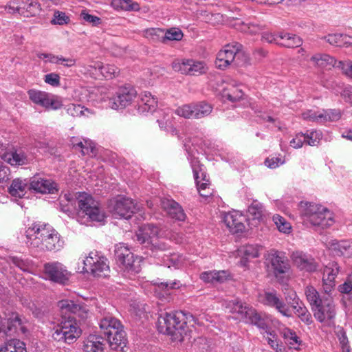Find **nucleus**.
I'll use <instances>...</instances> for the list:
<instances>
[{
  "label": "nucleus",
  "instance_id": "1",
  "mask_svg": "<svg viewBox=\"0 0 352 352\" xmlns=\"http://www.w3.org/2000/svg\"><path fill=\"white\" fill-rule=\"evenodd\" d=\"M64 199L60 201L61 210L71 217L77 206L76 220L80 224L104 223L106 213L90 194L85 192H78L74 195L65 194Z\"/></svg>",
  "mask_w": 352,
  "mask_h": 352
},
{
  "label": "nucleus",
  "instance_id": "2",
  "mask_svg": "<svg viewBox=\"0 0 352 352\" xmlns=\"http://www.w3.org/2000/svg\"><path fill=\"white\" fill-rule=\"evenodd\" d=\"M136 240L140 244H144L152 251L153 256H159L158 251H164L168 248L169 245L160 239H166L176 243L184 242L182 233L169 230L165 226L158 227L152 224H144L139 227L136 232Z\"/></svg>",
  "mask_w": 352,
  "mask_h": 352
},
{
  "label": "nucleus",
  "instance_id": "3",
  "mask_svg": "<svg viewBox=\"0 0 352 352\" xmlns=\"http://www.w3.org/2000/svg\"><path fill=\"white\" fill-rule=\"evenodd\" d=\"M26 243L36 252L58 251L63 248L64 241L58 232L51 226L33 223L25 230Z\"/></svg>",
  "mask_w": 352,
  "mask_h": 352
},
{
  "label": "nucleus",
  "instance_id": "4",
  "mask_svg": "<svg viewBox=\"0 0 352 352\" xmlns=\"http://www.w3.org/2000/svg\"><path fill=\"white\" fill-rule=\"evenodd\" d=\"M225 307L228 312L235 314L237 319L257 326L261 329V333L263 335V337L267 340L268 344L276 352H282L283 346L279 344L277 336L273 331L269 329L260 315L253 307L237 299L226 302Z\"/></svg>",
  "mask_w": 352,
  "mask_h": 352
},
{
  "label": "nucleus",
  "instance_id": "5",
  "mask_svg": "<svg viewBox=\"0 0 352 352\" xmlns=\"http://www.w3.org/2000/svg\"><path fill=\"white\" fill-rule=\"evenodd\" d=\"M186 151L188 155V160L190 162L195 182L199 195L207 199L212 195V189L210 186V182L205 171L204 166L200 163L198 156L204 150L202 141L194 140L190 144L185 143Z\"/></svg>",
  "mask_w": 352,
  "mask_h": 352
},
{
  "label": "nucleus",
  "instance_id": "6",
  "mask_svg": "<svg viewBox=\"0 0 352 352\" xmlns=\"http://www.w3.org/2000/svg\"><path fill=\"white\" fill-rule=\"evenodd\" d=\"M95 98L91 99L97 102H106V106L112 109H124L131 104L137 98V91L132 87H122L117 91L111 87H98L92 94Z\"/></svg>",
  "mask_w": 352,
  "mask_h": 352
},
{
  "label": "nucleus",
  "instance_id": "7",
  "mask_svg": "<svg viewBox=\"0 0 352 352\" xmlns=\"http://www.w3.org/2000/svg\"><path fill=\"white\" fill-rule=\"evenodd\" d=\"M299 210L303 221L313 226L326 228L336 222L333 212L318 204L300 201Z\"/></svg>",
  "mask_w": 352,
  "mask_h": 352
},
{
  "label": "nucleus",
  "instance_id": "8",
  "mask_svg": "<svg viewBox=\"0 0 352 352\" xmlns=\"http://www.w3.org/2000/svg\"><path fill=\"white\" fill-rule=\"evenodd\" d=\"M78 272L94 277H106L109 276L110 268L107 259L98 252L94 251L79 258Z\"/></svg>",
  "mask_w": 352,
  "mask_h": 352
},
{
  "label": "nucleus",
  "instance_id": "9",
  "mask_svg": "<svg viewBox=\"0 0 352 352\" xmlns=\"http://www.w3.org/2000/svg\"><path fill=\"white\" fill-rule=\"evenodd\" d=\"M115 255L124 276L132 279L140 272L142 258L135 256L124 243L116 246Z\"/></svg>",
  "mask_w": 352,
  "mask_h": 352
},
{
  "label": "nucleus",
  "instance_id": "10",
  "mask_svg": "<svg viewBox=\"0 0 352 352\" xmlns=\"http://www.w3.org/2000/svg\"><path fill=\"white\" fill-rule=\"evenodd\" d=\"M181 316H183L181 313L162 314L157 323L159 332L171 336L174 340H182L186 324Z\"/></svg>",
  "mask_w": 352,
  "mask_h": 352
},
{
  "label": "nucleus",
  "instance_id": "11",
  "mask_svg": "<svg viewBox=\"0 0 352 352\" xmlns=\"http://www.w3.org/2000/svg\"><path fill=\"white\" fill-rule=\"evenodd\" d=\"M82 330L76 320L69 316L63 317L61 322L54 328L52 336L57 342L71 344L81 336Z\"/></svg>",
  "mask_w": 352,
  "mask_h": 352
},
{
  "label": "nucleus",
  "instance_id": "12",
  "mask_svg": "<svg viewBox=\"0 0 352 352\" xmlns=\"http://www.w3.org/2000/svg\"><path fill=\"white\" fill-rule=\"evenodd\" d=\"M264 256L267 272L274 275L278 280L282 279L289 272L290 264L284 252L272 249Z\"/></svg>",
  "mask_w": 352,
  "mask_h": 352
},
{
  "label": "nucleus",
  "instance_id": "13",
  "mask_svg": "<svg viewBox=\"0 0 352 352\" xmlns=\"http://www.w3.org/2000/svg\"><path fill=\"white\" fill-rule=\"evenodd\" d=\"M109 210L115 218L128 219L138 209L133 199L123 196H118L109 201Z\"/></svg>",
  "mask_w": 352,
  "mask_h": 352
},
{
  "label": "nucleus",
  "instance_id": "14",
  "mask_svg": "<svg viewBox=\"0 0 352 352\" xmlns=\"http://www.w3.org/2000/svg\"><path fill=\"white\" fill-rule=\"evenodd\" d=\"M28 94L30 100L34 104L47 110H57L63 106L61 98L52 94L37 89H30Z\"/></svg>",
  "mask_w": 352,
  "mask_h": 352
},
{
  "label": "nucleus",
  "instance_id": "15",
  "mask_svg": "<svg viewBox=\"0 0 352 352\" xmlns=\"http://www.w3.org/2000/svg\"><path fill=\"white\" fill-rule=\"evenodd\" d=\"M71 273L61 263L50 262L43 266L42 277L54 283L65 284L69 280Z\"/></svg>",
  "mask_w": 352,
  "mask_h": 352
},
{
  "label": "nucleus",
  "instance_id": "16",
  "mask_svg": "<svg viewBox=\"0 0 352 352\" xmlns=\"http://www.w3.org/2000/svg\"><path fill=\"white\" fill-rule=\"evenodd\" d=\"M172 67L175 72L186 75H199L208 70L204 61L193 59H177L173 62Z\"/></svg>",
  "mask_w": 352,
  "mask_h": 352
},
{
  "label": "nucleus",
  "instance_id": "17",
  "mask_svg": "<svg viewBox=\"0 0 352 352\" xmlns=\"http://www.w3.org/2000/svg\"><path fill=\"white\" fill-rule=\"evenodd\" d=\"M285 302L292 311L294 310V313L300 318V320L309 324L312 322V318L310 313L307 307L304 305L303 302L300 301L296 293L293 289H288L284 292Z\"/></svg>",
  "mask_w": 352,
  "mask_h": 352
},
{
  "label": "nucleus",
  "instance_id": "18",
  "mask_svg": "<svg viewBox=\"0 0 352 352\" xmlns=\"http://www.w3.org/2000/svg\"><path fill=\"white\" fill-rule=\"evenodd\" d=\"M241 47L242 45L236 42L225 45L217 55L216 67L221 69L228 67L234 61V58L239 55Z\"/></svg>",
  "mask_w": 352,
  "mask_h": 352
},
{
  "label": "nucleus",
  "instance_id": "19",
  "mask_svg": "<svg viewBox=\"0 0 352 352\" xmlns=\"http://www.w3.org/2000/svg\"><path fill=\"white\" fill-rule=\"evenodd\" d=\"M315 318L320 322L330 325L336 314V306L330 298H324L322 303L312 310Z\"/></svg>",
  "mask_w": 352,
  "mask_h": 352
},
{
  "label": "nucleus",
  "instance_id": "20",
  "mask_svg": "<svg viewBox=\"0 0 352 352\" xmlns=\"http://www.w3.org/2000/svg\"><path fill=\"white\" fill-rule=\"evenodd\" d=\"M258 301L262 304L274 308L285 317H291L292 311L289 307L277 296L276 292H264L258 295Z\"/></svg>",
  "mask_w": 352,
  "mask_h": 352
},
{
  "label": "nucleus",
  "instance_id": "21",
  "mask_svg": "<svg viewBox=\"0 0 352 352\" xmlns=\"http://www.w3.org/2000/svg\"><path fill=\"white\" fill-rule=\"evenodd\" d=\"M302 118L307 121L324 123L338 120L341 118V113L340 111L336 109H311L303 112Z\"/></svg>",
  "mask_w": 352,
  "mask_h": 352
},
{
  "label": "nucleus",
  "instance_id": "22",
  "mask_svg": "<svg viewBox=\"0 0 352 352\" xmlns=\"http://www.w3.org/2000/svg\"><path fill=\"white\" fill-rule=\"evenodd\" d=\"M30 190L36 193L54 194L58 191V184L52 179L35 175L30 179Z\"/></svg>",
  "mask_w": 352,
  "mask_h": 352
},
{
  "label": "nucleus",
  "instance_id": "23",
  "mask_svg": "<svg viewBox=\"0 0 352 352\" xmlns=\"http://www.w3.org/2000/svg\"><path fill=\"white\" fill-rule=\"evenodd\" d=\"M245 217L239 211L233 210L225 213L223 216V221L229 229L230 232L235 234L243 232L245 229Z\"/></svg>",
  "mask_w": 352,
  "mask_h": 352
},
{
  "label": "nucleus",
  "instance_id": "24",
  "mask_svg": "<svg viewBox=\"0 0 352 352\" xmlns=\"http://www.w3.org/2000/svg\"><path fill=\"white\" fill-rule=\"evenodd\" d=\"M58 306L63 314L71 313L82 319H85L89 316V309L86 305L76 303L69 299L60 300Z\"/></svg>",
  "mask_w": 352,
  "mask_h": 352
},
{
  "label": "nucleus",
  "instance_id": "25",
  "mask_svg": "<svg viewBox=\"0 0 352 352\" xmlns=\"http://www.w3.org/2000/svg\"><path fill=\"white\" fill-rule=\"evenodd\" d=\"M0 159L12 166H23L29 163L27 155L21 150L8 152L5 145L0 142Z\"/></svg>",
  "mask_w": 352,
  "mask_h": 352
},
{
  "label": "nucleus",
  "instance_id": "26",
  "mask_svg": "<svg viewBox=\"0 0 352 352\" xmlns=\"http://www.w3.org/2000/svg\"><path fill=\"white\" fill-rule=\"evenodd\" d=\"M340 267L336 261H331L324 268L322 283L325 293L329 294L336 286L335 279L340 272Z\"/></svg>",
  "mask_w": 352,
  "mask_h": 352
},
{
  "label": "nucleus",
  "instance_id": "27",
  "mask_svg": "<svg viewBox=\"0 0 352 352\" xmlns=\"http://www.w3.org/2000/svg\"><path fill=\"white\" fill-rule=\"evenodd\" d=\"M291 258L294 264L302 271L313 272L318 267V263L313 257L300 251L294 252Z\"/></svg>",
  "mask_w": 352,
  "mask_h": 352
},
{
  "label": "nucleus",
  "instance_id": "28",
  "mask_svg": "<svg viewBox=\"0 0 352 352\" xmlns=\"http://www.w3.org/2000/svg\"><path fill=\"white\" fill-rule=\"evenodd\" d=\"M12 331L25 333L28 330L18 314L12 313L7 320L0 316V332L7 333Z\"/></svg>",
  "mask_w": 352,
  "mask_h": 352
},
{
  "label": "nucleus",
  "instance_id": "29",
  "mask_svg": "<svg viewBox=\"0 0 352 352\" xmlns=\"http://www.w3.org/2000/svg\"><path fill=\"white\" fill-rule=\"evenodd\" d=\"M160 205L171 219L179 221H184L186 220V214L184 210L174 200L169 198L162 199H160Z\"/></svg>",
  "mask_w": 352,
  "mask_h": 352
},
{
  "label": "nucleus",
  "instance_id": "30",
  "mask_svg": "<svg viewBox=\"0 0 352 352\" xmlns=\"http://www.w3.org/2000/svg\"><path fill=\"white\" fill-rule=\"evenodd\" d=\"M156 118L161 129L170 133L175 131L174 128V120L173 111L168 107L159 109L156 111Z\"/></svg>",
  "mask_w": 352,
  "mask_h": 352
},
{
  "label": "nucleus",
  "instance_id": "31",
  "mask_svg": "<svg viewBox=\"0 0 352 352\" xmlns=\"http://www.w3.org/2000/svg\"><path fill=\"white\" fill-rule=\"evenodd\" d=\"M181 286V283L178 280H173L169 283H144L143 288L148 292L154 293L155 295L161 298L166 294L170 289H177Z\"/></svg>",
  "mask_w": 352,
  "mask_h": 352
},
{
  "label": "nucleus",
  "instance_id": "32",
  "mask_svg": "<svg viewBox=\"0 0 352 352\" xmlns=\"http://www.w3.org/2000/svg\"><path fill=\"white\" fill-rule=\"evenodd\" d=\"M326 245L338 256L352 257V240L331 239L327 242Z\"/></svg>",
  "mask_w": 352,
  "mask_h": 352
},
{
  "label": "nucleus",
  "instance_id": "33",
  "mask_svg": "<svg viewBox=\"0 0 352 352\" xmlns=\"http://www.w3.org/2000/svg\"><path fill=\"white\" fill-rule=\"evenodd\" d=\"M105 342L102 337L90 334L82 341V352H104Z\"/></svg>",
  "mask_w": 352,
  "mask_h": 352
},
{
  "label": "nucleus",
  "instance_id": "34",
  "mask_svg": "<svg viewBox=\"0 0 352 352\" xmlns=\"http://www.w3.org/2000/svg\"><path fill=\"white\" fill-rule=\"evenodd\" d=\"M157 106V100L150 92L141 93L138 102V111L140 113H153L155 111Z\"/></svg>",
  "mask_w": 352,
  "mask_h": 352
},
{
  "label": "nucleus",
  "instance_id": "35",
  "mask_svg": "<svg viewBox=\"0 0 352 352\" xmlns=\"http://www.w3.org/2000/svg\"><path fill=\"white\" fill-rule=\"evenodd\" d=\"M260 247L257 245H245L240 247L237 250L238 255L241 257L239 262L240 266L247 267L250 258L259 256Z\"/></svg>",
  "mask_w": 352,
  "mask_h": 352
},
{
  "label": "nucleus",
  "instance_id": "36",
  "mask_svg": "<svg viewBox=\"0 0 352 352\" xmlns=\"http://www.w3.org/2000/svg\"><path fill=\"white\" fill-rule=\"evenodd\" d=\"M200 279L206 283H223L231 278V274L228 271H206L201 273Z\"/></svg>",
  "mask_w": 352,
  "mask_h": 352
},
{
  "label": "nucleus",
  "instance_id": "37",
  "mask_svg": "<svg viewBox=\"0 0 352 352\" xmlns=\"http://www.w3.org/2000/svg\"><path fill=\"white\" fill-rule=\"evenodd\" d=\"M30 179L16 178L12 180L8 192L10 195L15 198H22L30 190Z\"/></svg>",
  "mask_w": 352,
  "mask_h": 352
},
{
  "label": "nucleus",
  "instance_id": "38",
  "mask_svg": "<svg viewBox=\"0 0 352 352\" xmlns=\"http://www.w3.org/2000/svg\"><path fill=\"white\" fill-rule=\"evenodd\" d=\"M162 258L160 264L168 268L179 269L188 265V261L186 257L177 254H164Z\"/></svg>",
  "mask_w": 352,
  "mask_h": 352
},
{
  "label": "nucleus",
  "instance_id": "39",
  "mask_svg": "<svg viewBox=\"0 0 352 352\" xmlns=\"http://www.w3.org/2000/svg\"><path fill=\"white\" fill-rule=\"evenodd\" d=\"M311 61L315 65L322 68H338L339 61L336 60L333 57L324 54H316L311 58Z\"/></svg>",
  "mask_w": 352,
  "mask_h": 352
},
{
  "label": "nucleus",
  "instance_id": "40",
  "mask_svg": "<svg viewBox=\"0 0 352 352\" xmlns=\"http://www.w3.org/2000/svg\"><path fill=\"white\" fill-rule=\"evenodd\" d=\"M99 325L100 329L107 337L112 335L113 331L122 326L121 322L118 319L111 316H107L103 318L100 320Z\"/></svg>",
  "mask_w": 352,
  "mask_h": 352
},
{
  "label": "nucleus",
  "instance_id": "41",
  "mask_svg": "<svg viewBox=\"0 0 352 352\" xmlns=\"http://www.w3.org/2000/svg\"><path fill=\"white\" fill-rule=\"evenodd\" d=\"M108 342L112 349L123 348L126 344V333L123 326L113 331L112 335L107 336Z\"/></svg>",
  "mask_w": 352,
  "mask_h": 352
},
{
  "label": "nucleus",
  "instance_id": "42",
  "mask_svg": "<svg viewBox=\"0 0 352 352\" xmlns=\"http://www.w3.org/2000/svg\"><path fill=\"white\" fill-rule=\"evenodd\" d=\"M285 344L290 349L298 350L300 349L302 341L296 332L289 328L284 327L281 332Z\"/></svg>",
  "mask_w": 352,
  "mask_h": 352
},
{
  "label": "nucleus",
  "instance_id": "43",
  "mask_svg": "<svg viewBox=\"0 0 352 352\" xmlns=\"http://www.w3.org/2000/svg\"><path fill=\"white\" fill-rule=\"evenodd\" d=\"M65 109L67 113L73 117H89L95 113L92 109L73 103L66 105Z\"/></svg>",
  "mask_w": 352,
  "mask_h": 352
},
{
  "label": "nucleus",
  "instance_id": "44",
  "mask_svg": "<svg viewBox=\"0 0 352 352\" xmlns=\"http://www.w3.org/2000/svg\"><path fill=\"white\" fill-rule=\"evenodd\" d=\"M111 6L117 11H138L140 5L133 0H112Z\"/></svg>",
  "mask_w": 352,
  "mask_h": 352
},
{
  "label": "nucleus",
  "instance_id": "45",
  "mask_svg": "<svg viewBox=\"0 0 352 352\" xmlns=\"http://www.w3.org/2000/svg\"><path fill=\"white\" fill-rule=\"evenodd\" d=\"M148 306L139 301L134 300L130 304L129 312L135 320H141L148 318Z\"/></svg>",
  "mask_w": 352,
  "mask_h": 352
},
{
  "label": "nucleus",
  "instance_id": "46",
  "mask_svg": "<svg viewBox=\"0 0 352 352\" xmlns=\"http://www.w3.org/2000/svg\"><path fill=\"white\" fill-rule=\"evenodd\" d=\"M249 216L255 221H261L267 215L263 205L258 201H254L248 207Z\"/></svg>",
  "mask_w": 352,
  "mask_h": 352
},
{
  "label": "nucleus",
  "instance_id": "47",
  "mask_svg": "<svg viewBox=\"0 0 352 352\" xmlns=\"http://www.w3.org/2000/svg\"><path fill=\"white\" fill-rule=\"evenodd\" d=\"M280 42L278 45H281L286 47H297L302 45V39L294 34L288 33L279 34Z\"/></svg>",
  "mask_w": 352,
  "mask_h": 352
},
{
  "label": "nucleus",
  "instance_id": "48",
  "mask_svg": "<svg viewBox=\"0 0 352 352\" xmlns=\"http://www.w3.org/2000/svg\"><path fill=\"white\" fill-rule=\"evenodd\" d=\"M243 93L241 89L234 85H228L222 91V98L230 102H236L241 100Z\"/></svg>",
  "mask_w": 352,
  "mask_h": 352
},
{
  "label": "nucleus",
  "instance_id": "49",
  "mask_svg": "<svg viewBox=\"0 0 352 352\" xmlns=\"http://www.w3.org/2000/svg\"><path fill=\"white\" fill-rule=\"evenodd\" d=\"M0 352H27L26 344L17 339H12L0 347Z\"/></svg>",
  "mask_w": 352,
  "mask_h": 352
},
{
  "label": "nucleus",
  "instance_id": "50",
  "mask_svg": "<svg viewBox=\"0 0 352 352\" xmlns=\"http://www.w3.org/2000/svg\"><path fill=\"white\" fill-rule=\"evenodd\" d=\"M194 118L199 119L210 115L212 111V107L210 104L206 102H199L193 103Z\"/></svg>",
  "mask_w": 352,
  "mask_h": 352
},
{
  "label": "nucleus",
  "instance_id": "51",
  "mask_svg": "<svg viewBox=\"0 0 352 352\" xmlns=\"http://www.w3.org/2000/svg\"><path fill=\"white\" fill-rule=\"evenodd\" d=\"M234 26L237 30L250 34H256L262 31L261 25L252 23H244L241 20H236Z\"/></svg>",
  "mask_w": 352,
  "mask_h": 352
},
{
  "label": "nucleus",
  "instance_id": "52",
  "mask_svg": "<svg viewBox=\"0 0 352 352\" xmlns=\"http://www.w3.org/2000/svg\"><path fill=\"white\" fill-rule=\"evenodd\" d=\"M305 295L307 301L309 302L311 310L314 307H317L320 303H322L323 299L325 298H320L318 291L312 286H308L305 289Z\"/></svg>",
  "mask_w": 352,
  "mask_h": 352
},
{
  "label": "nucleus",
  "instance_id": "53",
  "mask_svg": "<svg viewBox=\"0 0 352 352\" xmlns=\"http://www.w3.org/2000/svg\"><path fill=\"white\" fill-rule=\"evenodd\" d=\"M272 220L280 232L289 234L292 232L291 223L282 216L275 214L273 216Z\"/></svg>",
  "mask_w": 352,
  "mask_h": 352
},
{
  "label": "nucleus",
  "instance_id": "54",
  "mask_svg": "<svg viewBox=\"0 0 352 352\" xmlns=\"http://www.w3.org/2000/svg\"><path fill=\"white\" fill-rule=\"evenodd\" d=\"M304 135L305 137H306L305 144L309 145L311 146L318 145L322 138V133L319 130L307 131Z\"/></svg>",
  "mask_w": 352,
  "mask_h": 352
},
{
  "label": "nucleus",
  "instance_id": "55",
  "mask_svg": "<svg viewBox=\"0 0 352 352\" xmlns=\"http://www.w3.org/2000/svg\"><path fill=\"white\" fill-rule=\"evenodd\" d=\"M100 70L99 72V77L102 76L106 78H112L115 77L119 72L118 67L113 65H104L102 63H100Z\"/></svg>",
  "mask_w": 352,
  "mask_h": 352
},
{
  "label": "nucleus",
  "instance_id": "56",
  "mask_svg": "<svg viewBox=\"0 0 352 352\" xmlns=\"http://www.w3.org/2000/svg\"><path fill=\"white\" fill-rule=\"evenodd\" d=\"M193 103L183 104L177 108L175 113L184 118H194Z\"/></svg>",
  "mask_w": 352,
  "mask_h": 352
},
{
  "label": "nucleus",
  "instance_id": "57",
  "mask_svg": "<svg viewBox=\"0 0 352 352\" xmlns=\"http://www.w3.org/2000/svg\"><path fill=\"white\" fill-rule=\"evenodd\" d=\"M285 163V157L280 154L271 155L265 160V165L271 169L276 168Z\"/></svg>",
  "mask_w": 352,
  "mask_h": 352
},
{
  "label": "nucleus",
  "instance_id": "58",
  "mask_svg": "<svg viewBox=\"0 0 352 352\" xmlns=\"http://www.w3.org/2000/svg\"><path fill=\"white\" fill-rule=\"evenodd\" d=\"M70 21V17L65 12L55 10L54 12L53 18L51 21V23L53 25H67Z\"/></svg>",
  "mask_w": 352,
  "mask_h": 352
},
{
  "label": "nucleus",
  "instance_id": "59",
  "mask_svg": "<svg viewBox=\"0 0 352 352\" xmlns=\"http://www.w3.org/2000/svg\"><path fill=\"white\" fill-rule=\"evenodd\" d=\"M100 63L96 62L93 65H85L82 67L80 72L93 78H99V72L100 70Z\"/></svg>",
  "mask_w": 352,
  "mask_h": 352
},
{
  "label": "nucleus",
  "instance_id": "60",
  "mask_svg": "<svg viewBox=\"0 0 352 352\" xmlns=\"http://www.w3.org/2000/svg\"><path fill=\"white\" fill-rule=\"evenodd\" d=\"M336 334L342 347V352H351L348 338L343 328L340 327H337Z\"/></svg>",
  "mask_w": 352,
  "mask_h": 352
},
{
  "label": "nucleus",
  "instance_id": "61",
  "mask_svg": "<svg viewBox=\"0 0 352 352\" xmlns=\"http://www.w3.org/2000/svg\"><path fill=\"white\" fill-rule=\"evenodd\" d=\"M21 6L25 7L23 14L27 16L34 15L39 10V5L34 0H21Z\"/></svg>",
  "mask_w": 352,
  "mask_h": 352
},
{
  "label": "nucleus",
  "instance_id": "62",
  "mask_svg": "<svg viewBox=\"0 0 352 352\" xmlns=\"http://www.w3.org/2000/svg\"><path fill=\"white\" fill-rule=\"evenodd\" d=\"M25 6H21V0H12L9 1L4 8L5 10L10 14L20 13L24 14Z\"/></svg>",
  "mask_w": 352,
  "mask_h": 352
},
{
  "label": "nucleus",
  "instance_id": "63",
  "mask_svg": "<svg viewBox=\"0 0 352 352\" xmlns=\"http://www.w3.org/2000/svg\"><path fill=\"white\" fill-rule=\"evenodd\" d=\"M306 137L302 132L296 133L289 141V145L291 147L298 149L302 147L305 144Z\"/></svg>",
  "mask_w": 352,
  "mask_h": 352
},
{
  "label": "nucleus",
  "instance_id": "64",
  "mask_svg": "<svg viewBox=\"0 0 352 352\" xmlns=\"http://www.w3.org/2000/svg\"><path fill=\"white\" fill-rule=\"evenodd\" d=\"M338 69L347 77L352 79V60H339Z\"/></svg>",
  "mask_w": 352,
  "mask_h": 352
}]
</instances>
